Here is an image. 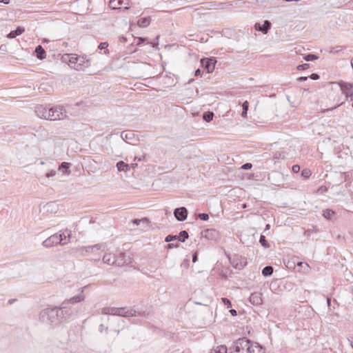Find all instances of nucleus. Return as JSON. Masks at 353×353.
<instances>
[{"instance_id":"nucleus-40","label":"nucleus","mask_w":353,"mask_h":353,"mask_svg":"<svg viewBox=\"0 0 353 353\" xmlns=\"http://www.w3.org/2000/svg\"><path fill=\"white\" fill-rule=\"evenodd\" d=\"M310 65L307 63H303L297 66L298 70H304L309 68Z\"/></svg>"},{"instance_id":"nucleus-49","label":"nucleus","mask_w":353,"mask_h":353,"mask_svg":"<svg viewBox=\"0 0 353 353\" xmlns=\"http://www.w3.org/2000/svg\"><path fill=\"white\" fill-rule=\"evenodd\" d=\"M246 265V262L243 261V263H241L239 265L236 264V265H234L235 268L241 269Z\"/></svg>"},{"instance_id":"nucleus-29","label":"nucleus","mask_w":353,"mask_h":353,"mask_svg":"<svg viewBox=\"0 0 353 353\" xmlns=\"http://www.w3.org/2000/svg\"><path fill=\"white\" fill-rule=\"evenodd\" d=\"M227 347L225 345L218 346L214 350H212L210 353H227Z\"/></svg>"},{"instance_id":"nucleus-35","label":"nucleus","mask_w":353,"mask_h":353,"mask_svg":"<svg viewBox=\"0 0 353 353\" xmlns=\"http://www.w3.org/2000/svg\"><path fill=\"white\" fill-rule=\"evenodd\" d=\"M70 166H71L70 163L62 162L59 166V169H63V170H65V171H67L70 168Z\"/></svg>"},{"instance_id":"nucleus-14","label":"nucleus","mask_w":353,"mask_h":353,"mask_svg":"<svg viewBox=\"0 0 353 353\" xmlns=\"http://www.w3.org/2000/svg\"><path fill=\"white\" fill-rule=\"evenodd\" d=\"M103 261L108 265H116V255L111 253L105 254L103 257Z\"/></svg>"},{"instance_id":"nucleus-27","label":"nucleus","mask_w":353,"mask_h":353,"mask_svg":"<svg viewBox=\"0 0 353 353\" xmlns=\"http://www.w3.org/2000/svg\"><path fill=\"white\" fill-rule=\"evenodd\" d=\"M68 56H70L69 65L72 68V65H74L77 63L78 56L74 54H70Z\"/></svg>"},{"instance_id":"nucleus-7","label":"nucleus","mask_w":353,"mask_h":353,"mask_svg":"<svg viewBox=\"0 0 353 353\" xmlns=\"http://www.w3.org/2000/svg\"><path fill=\"white\" fill-rule=\"evenodd\" d=\"M201 237L209 241H216L219 238V232L215 229H206L201 232Z\"/></svg>"},{"instance_id":"nucleus-55","label":"nucleus","mask_w":353,"mask_h":353,"mask_svg":"<svg viewBox=\"0 0 353 353\" xmlns=\"http://www.w3.org/2000/svg\"><path fill=\"white\" fill-rule=\"evenodd\" d=\"M307 77H301L298 79L299 81H305L307 79Z\"/></svg>"},{"instance_id":"nucleus-19","label":"nucleus","mask_w":353,"mask_h":353,"mask_svg":"<svg viewBox=\"0 0 353 353\" xmlns=\"http://www.w3.org/2000/svg\"><path fill=\"white\" fill-rule=\"evenodd\" d=\"M24 28L22 27H18L16 30L11 31L8 34V37L10 39H14L17 36L21 34L24 32Z\"/></svg>"},{"instance_id":"nucleus-5","label":"nucleus","mask_w":353,"mask_h":353,"mask_svg":"<svg viewBox=\"0 0 353 353\" xmlns=\"http://www.w3.org/2000/svg\"><path fill=\"white\" fill-rule=\"evenodd\" d=\"M120 312L119 316L123 317H130V316H145L144 313L141 314L140 312H137L133 308L128 309L127 307H119Z\"/></svg>"},{"instance_id":"nucleus-9","label":"nucleus","mask_w":353,"mask_h":353,"mask_svg":"<svg viewBox=\"0 0 353 353\" xmlns=\"http://www.w3.org/2000/svg\"><path fill=\"white\" fill-rule=\"evenodd\" d=\"M61 241H58V233L54 234L43 241L42 245L45 248H51L59 245Z\"/></svg>"},{"instance_id":"nucleus-58","label":"nucleus","mask_w":353,"mask_h":353,"mask_svg":"<svg viewBox=\"0 0 353 353\" xmlns=\"http://www.w3.org/2000/svg\"><path fill=\"white\" fill-rule=\"evenodd\" d=\"M281 176V174L280 173H278V172H273L272 174V176Z\"/></svg>"},{"instance_id":"nucleus-23","label":"nucleus","mask_w":353,"mask_h":353,"mask_svg":"<svg viewBox=\"0 0 353 353\" xmlns=\"http://www.w3.org/2000/svg\"><path fill=\"white\" fill-rule=\"evenodd\" d=\"M335 212L330 209H325L323 211V216L327 220H332V216H334Z\"/></svg>"},{"instance_id":"nucleus-59","label":"nucleus","mask_w":353,"mask_h":353,"mask_svg":"<svg viewBox=\"0 0 353 353\" xmlns=\"http://www.w3.org/2000/svg\"><path fill=\"white\" fill-rule=\"evenodd\" d=\"M85 250L86 252H92L94 249H88V246L85 247Z\"/></svg>"},{"instance_id":"nucleus-44","label":"nucleus","mask_w":353,"mask_h":353,"mask_svg":"<svg viewBox=\"0 0 353 353\" xmlns=\"http://www.w3.org/2000/svg\"><path fill=\"white\" fill-rule=\"evenodd\" d=\"M101 247V246L100 244H95L94 245L88 246V249H94V250H100Z\"/></svg>"},{"instance_id":"nucleus-45","label":"nucleus","mask_w":353,"mask_h":353,"mask_svg":"<svg viewBox=\"0 0 353 353\" xmlns=\"http://www.w3.org/2000/svg\"><path fill=\"white\" fill-rule=\"evenodd\" d=\"M309 77L312 80H318L320 77L316 73H312Z\"/></svg>"},{"instance_id":"nucleus-39","label":"nucleus","mask_w":353,"mask_h":353,"mask_svg":"<svg viewBox=\"0 0 353 353\" xmlns=\"http://www.w3.org/2000/svg\"><path fill=\"white\" fill-rule=\"evenodd\" d=\"M121 310H119V307H110V314L119 316V314Z\"/></svg>"},{"instance_id":"nucleus-30","label":"nucleus","mask_w":353,"mask_h":353,"mask_svg":"<svg viewBox=\"0 0 353 353\" xmlns=\"http://www.w3.org/2000/svg\"><path fill=\"white\" fill-rule=\"evenodd\" d=\"M108 42H102L98 46L99 50H104V54H109V50H108Z\"/></svg>"},{"instance_id":"nucleus-56","label":"nucleus","mask_w":353,"mask_h":353,"mask_svg":"<svg viewBox=\"0 0 353 353\" xmlns=\"http://www.w3.org/2000/svg\"><path fill=\"white\" fill-rule=\"evenodd\" d=\"M17 301L16 299H11L8 300V304L11 305Z\"/></svg>"},{"instance_id":"nucleus-64","label":"nucleus","mask_w":353,"mask_h":353,"mask_svg":"<svg viewBox=\"0 0 353 353\" xmlns=\"http://www.w3.org/2000/svg\"><path fill=\"white\" fill-rule=\"evenodd\" d=\"M303 264V262H299V263H298V265H299V266H301Z\"/></svg>"},{"instance_id":"nucleus-50","label":"nucleus","mask_w":353,"mask_h":353,"mask_svg":"<svg viewBox=\"0 0 353 353\" xmlns=\"http://www.w3.org/2000/svg\"><path fill=\"white\" fill-rule=\"evenodd\" d=\"M145 41V38L138 37L137 38V45H140Z\"/></svg>"},{"instance_id":"nucleus-16","label":"nucleus","mask_w":353,"mask_h":353,"mask_svg":"<svg viewBox=\"0 0 353 353\" xmlns=\"http://www.w3.org/2000/svg\"><path fill=\"white\" fill-rule=\"evenodd\" d=\"M35 53L37 57L39 60H43L46 58V51L41 45H39L35 48Z\"/></svg>"},{"instance_id":"nucleus-20","label":"nucleus","mask_w":353,"mask_h":353,"mask_svg":"<svg viewBox=\"0 0 353 353\" xmlns=\"http://www.w3.org/2000/svg\"><path fill=\"white\" fill-rule=\"evenodd\" d=\"M123 4H125L123 0H111L110 1V6L112 9H119Z\"/></svg>"},{"instance_id":"nucleus-43","label":"nucleus","mask_w":353,"mask_h":353,"mask_svg":"<svg viewBox=\"0 0 353 353\" xmlns=\"http://www.w3.org/2000/svg\"><path fill=\"white\" fill-rule=\"evenodd\" d=\"M293 172L297 173L300 171V166L299 165H294L292 168Z\"/></svg>"},{"instance_id":"nucleus-13","label":"nucleus","mask_w":353,"mask_h":353,"mask_svg":"<svg viewBox=\"0 0 353 353\" xmlns=\"http://www.w3.org/2000/svg\"><path fill=\"white\" fill-rule=\"evenodd\" d=\"M249 301L253 305H261L262 303L261 294L259 292H254L251 294L249 298Z\"/></svg>"},{"instance_id":"nucleus-42","label":"nucleus","mask_w":353,"mask_h":353,"mask_svg":"<svg viewBox=\"0 0 353 353\" xmlns=\"http://www.w3.org/2000/svg\"><path fill=\"white\" fill-rule=\"evenodd\" d=\"M179 246V243H169L166 245L167 249H172L174 248H178Z\"/></svg>"},{"instance_id":"nucleus-38","label":"nucleus","mask_w":353,"mask_h":353,"mask_svg":"<svg viewBox=\"0 0 353 353\" xmlns=\"http://www.w3.org/2000/svg\"><path fill=\"white\" fill-rule=\"evenodd\" d=\"M221 301L223 302V303L228 307V308H230L232 307V303L231 301L227 299V298H222L221 299Z\"/></svg>"},{"instance_id":"nucleus-2","label":"nucleus","mask_w":353,"mask_h":353,"mask_svg":"<svg viewBox=\"0 0 353 353\" xmlns=\"http://www.w3.org/2000/svg\"><path fill=\"white\" fill-rule=\"evenodd\" d=\"M50 110V121L61 120L67 117L66 111L62 106L51 107Z\"/></svg>"},{"instance_id":"nucleus-4","label":"nucleus","mask_w":353,"mask_h":353,"mask_svg":"<svg viewBox=\"0 0 353 353\" xmlns=\"http://www.w3.org/2000/svg\"><path fill=\"white\" fill-rule=\"evenodd\" d=\"M50 108L42 105H38L35 108L36 114L39 117L47 120H50Z\"/></svg>"},{"instance_id":"nucleus-28","label":"nucleus","mask_w":353,"mask_h":353,"mask_svg":"<svg viewBox=\"0 0 353 353\" xmlns=\"http://www.w3.org/2000/svg\"><path fill=\"white\" fill-rule=\"evenodd\" d=\"M121 137L122 139H132L134 137V133L132 131H124L121 132Z\"/></svg>"},{"instance_id":"nucleus-18","label":"nucleus","mask_w":353,"mask_h":353,"mask_svg":"<svg viewBox=\"0 0 353 353\" xmlns=\"http://www.w3.org/2000/svg\"><path fill=\"white\" fill-rule=\"evenodd\" d=\"M150 22H151V18L150 17H143L138 20L137 24L139 27L146 28L150 24Z\"/></svg>"},{"instance_id":"nucleus-3","label":"nucleus","mask_w":353,"mask_h":353,"mask_svg":"<svg viewBox=\"0 0 353 353\" xmlns=\"http://www.w3.org/2000/svg\"><path fill=\"white\" fill-rule=\"evenodd\" d=\"M91 65V60L88 58L87 55L78 56V61L76 65H72L74 70H84Z\"/></svg>"},{"instance_id":"nucleus-54","label":"nucleus","mask_w":353,"mask_h":353,"mask_svg":"<svg viewBox=\"0 0 353 353\" xmlns=\"http://www.w3.org/2000/svg\"><path fill=\"white\" fill-rule=\"evenodd\" d=\"M201 70L200 69H197L195 72H194V75L198 77V76H200L201 74Z\"/></svg>"},{"instance_id":"nucleus-53","label":"nucleus","mask_w":353,"mask_h":353,"mask_svg":"<svg viewBox=\"0 0 353 353\" xmlns=\"http://www.w3.org/2000/svg\"><path fill=\"white\" fill-rule=\"evenodd\" d=\"M229 312L232 316H236L237 314L236 310L234 309H231V310H230Z\"/></svg>"},{"instance_id":"nucleus-26","label":"nucleus","mask_w":353,"mask_h":353,"mask_svg":"<svg viewBox=\"0 0 353 353\" xmlns=\"http://www.w3.org/2000/svg\"><path fill=\"white\" fill-rule=\"evenodd\" d=\"M66 308H67L66 302L63 301L62 303V306L60 308H59V310L60 312L58 313V314H59L58 321H59L60 319H63L65 317L63 312Z\"/></svg>"},{"instance_id":"nucleus-11","label":"nucleus","mask_w":353,"mask_h":353,"mask_svg":"<svg viewBox=\"0 0 353 353\" xmlns=\"http://www.w3.org/2000/svg\"><path fill=\"white\" fill-rule=\"evenodd\" d=\"M116 265L118 266H123L125 263H130V256L124 252H120L118 255H116Z\"/></svg>"},{"instance_id":"nucleus-6","label":"nucleus","mask_w":353,"mask_h":353,"mask_svg":"<svg viewBox=\"0 0 353 353\" xmlns=\"http://www.w3.org/2000/svg\"><path fill=\"white\" fill-rule=\"evenodd\" d=\"M188 214V211L185 207L176 208L174 210V216L179 221H185Z\"/></svg>"},{"instance_id":"nucleus-25","label":"nucleus","mask_w":353,"mask_h":353,"mask_svg":"<svg viewBox=\"0 0 353 353\" xmlns=\"http://www.w3.org/2000/svg\"><path fill=\"white\" fill-rule=\"evenodd\" d=\"M214 113L212 112H206L203 114V119L206 122H210L213 119Z\"/></svg>"},{"instance_id":"nucleus-60","label":"nucleus","mask_w":353,"mask_h":353,"mask_svg":"<svg viewBox=\"0 0 353 353\" xmlns=\"http://www.w3.org/2000/svg\"><path fill=\"white\" fill-rule=\"evenodd\" d=\"M270 228V224H267L265 225V229L264 230V232L266 231V230H268Z\"/></svg>"},{"instance_id":"nucleus-46","label":"nucleus","mask_w":353,"mask_h":353,"mask_svg":"<svg viewBox=\"0 0 353 353\" xmlns=\"http://www.w3.org/2000/svg\"><path fill=\"white\" fill-rule=\"evenodd\" d=\"M341 46H336L335 48H333L331 50H330V52L331 53H337L339 52V51H341Z\"/></svg>"},{"instance_id":"nucleus-57","label":"nucleus","mask_w":353,"mask_h":353,"mask_svg":"<svg viewBox=\"0 0 353 353\" xmlns=\"http://www.w3.org/2000/svg\"><path fill=\"white\" fill-rule=\"evenodd\" d=\"M0 3H3L7 5L10 3V0H0Z\"/></svg>"},{"instance_id":"nucleus-24","label":"nucleus","mask_w":353,"mask_h":353,"mask_svg":"<svg viewBox=\"0 0 353 353\" xmlns=\"http://www.w3.org/2000/svg\"><path fill=\"white\" fill-rule=\"evenodd\" d=\"M273 273V268L270 265H267L262 270V274L265 276H271Z\"/></svg>"},{"instance_id":"nucleus-61","label":"nucleus","mask_w":353,"mask_h":353,"mask_svg":"<svg viewBox=\"0 0 353 353\" xmlns=\"http://www.w3.org/2000/svg\"><path fill=\"white\" fill-rule=\"evenodd\" d=\"M103 327H104V325H103V324L100 325V326H99V330L101 332V331H102V330L103 329Z\"/></svg>"},{"instance_id":"nucleus-52","label":"nucleus","mask_w":353,"mask_h":353,"mask_svg":"<svg viewBox=\"0 0 353 353\" xmlns=\"http://www.w3.org/2000/svg\"><path fill=\"white\" fill-rule=\"evenodd\" d=\"M197 257H198V256H197V254H196V252H195V253H194V254H193V255H192V261H193L194 263H195L196 261H197V260H198V258H197Z\"/></svg>"},{"instance_id":"nucleus-12","label":"nucleus","mask_w":353,"mask_h":353,"mask_svg":"<svg viewBox=\"0 0 353 353\" xmlns=\"http://www.w3.org/2000/svg\"><path fill=\"white\" fill-rule=\"evenodd\" d=\"M71 235V231L66 229L63 232H60L58 233V241H61L59 245H64L68 243V240L67 241V238L70 239Z\"/></svg>"},{"instance_id":"nucleus-32","label":"nucleus","mask_w":353,"mask_h":353,"mask_svg":"<svg viewBox=\"0 0 353 353\" xmlns=\"http://www.w3.org/2000/svg\"><path fill=\"white\" fill-rule=\"evenodd\" d=\"M318 56L314 54H306L303 59L306 61H314V60H316L318 59Z\"/></svg>"},{"instance_id":"nucleus-37","label":"nucleus","mask_w":353,"mask_h":353,"mask_svg":"<svg viewBox=\"0 0 353 353\" xmlns=\"http://www.w3.org/2000/svg\"><path fill=\"white\" fill-rule=\"evenodd\" d=\"M176 240H177L176 235H168L165 238V241L168 242V243H170L171 241H176Z\"/></svg>"},{"instance_id":"nucleus-62","label":"nucleus","mask_w":353,"mask_h":353,"mask_svg":"<svg viewBox=\"0 0 353 353\" xmlns=\"http://www.w3.org/2000/svg\"><path fill=\"white\" fill-rule=\"evenodd\" d=\"M137 166V163H133V164H132V167L133 168H136Z\"/></svg>"},{"instance_id":"nucleus-47","label":"nucleus","mask_w":353,"mask_h":353,"mask_svg":"<svg viewBox=\"0 0 353 353\" xmlns=\"http://www.w3.org/2000/svg\"><path fill=\"white\" fill-rule=\"evenodd\" d=\"M56 175V171L55 170H51L50 172L47 173L46 174V176L48 177V178H50V177H52V176H54Z\"/></svg>"},{"instance_id":"nucleus-36","label":"nucleus","mask_w":353,"mask_h":353,"mask_svg":"<svg viewBox=\"0 0 353 353\" xmlns=\"http://www.w3.org/2000/svg\"><path fill=\"white\" fill-rule=\"evenodd\" d=\"M197 217L202 221H208L209 219V215L206 213H199L197 214Z\"/></svg>"},{"instance_id":"nucleus-63","label":"nucleus","mask_w":353,"mask_h":353,"mask_svg":"<svg viewBox=\"0 0 353 353\" xmlns=\"http://www.w3.org/2000/svg\"><path fill=\"white\" fill-rule=\"evenodd\" d=\"M327 303L328 305L330 304V299L327 298Z\"/></svg>"},{"instance_id":"nucleus-17","label":"nucleus","mask_w":353,"mask_h":353,"mask_svg":"<svg viewBox=\"0 0 353 353\" xmlns=\"http://www.w3.org/2000/svg\"><path fill=\"white\" fill-rule=\"evenodd\" d=\"M116 166L119 172H128L130 170V165L123 161L117 162Z\"/></svg>"},{"instance_id":"nucleus-33","label":"nucleus","mask_w":353,"mask_h":353,"mask_svg":"<svg viewBox=\"0 0 353 353\" xmlns=\"http://www.w3.org/2000/svg\"><path fill=\"white\" fill-rule=\"evenodd\" d=\"M248 101H245L242 105L243 111L241 113V116L243 117H245L247 116V112L248 110Z\"/></svg>"},{"instance_id":"nucleus-21","label":"nucleus","mask_w":353,"mask_h":353,"mask_svg":"<svg viewBox=\"0 0 353 353\" xmlns=\"http://www.w3.org/2000/svg\"><path fill=\"white\" fill-rule=\"evenodd\" d=\"M177 240L181 242H185L188 239L189 234L187 231L182 230L179 232V235H176Z\"/></svg>"},{"instance_id":"nucleus-48","label":"nucleus","mask_w":353,"mask_h":353,"mask_svg":"<svg viewBox=\"0 0 353 353\" xmlns=\"http://www.w3.org/2000/svg\"><path fill=\"white\" fill-rule=\"evenodd\" d=\"M102 313L104 314H110V307L103 308Z\"/></svg>"},{"instance_id":"nucleus-41","label":"nucleus","mask_w":353,"mask_h":353,"mask_svg":"<svg viewBox=\"0 0 353 353\" xmlns=\"http://www.w3.org/2000/svg\"><path fill=\"white\" fill-rule=\"evenodd\" d=\"M252 167V164L250 163H244L242 166H241V168L243 170H248L250 169H251Z\"/></svg>"},{"instance_id":"nucleus-8","label":"nucleus","mask_w":353,"mask_h":353,"mask_svg":"<svg viewBox=\"0 0 353 353\" xmlns=\"http://www.w3.org/2000/svg\"><path fill=\"white\" fill-rule=\"evenodd\" d=\"M216 61L214 58L203 59L201 64L208 73L212 72L215 68Z\"/></svg>"},{"instance_id":"nucleus-51","label":"nucleus","mask_w":353,"mask_h":353,"mask_svg":"<svg viewBox=\"0 0 353 353\" xmlns=\"http://www.w3.org/2000/svg\"><path fill=\"white\" fill-rule=\"evenodd\" d=\"M343 104V102L341 103L340 104L334 106V108H327V110H325L323 112H329V111H332V110L334 109H336L337 107Z\"/></svg>"},{"instance_id":"nucleus-10","label":"nucleus","mask_w":353,"mask_h":353,"mask_svg":"<svg viewBox=\"0 0 353 353\" xmlns=\"http://www.w3.org/2000/svg\"><path fill=\"white\" fill-rule=\"evenodd\" d=\"M271 23L269 21L265 20L262 25H261L259 23H256L254 25V28L256 31L266 34L271 28Z\"/></svg>"},{"instance_id":"nucleus-22","label":"nucleus","mask_w":353,"mask_h":353,"mask_svg":"<svg viewBox=\"0 0 353 353\" xmlns=\"http://www.w3.org/2000/svg\"><path fill=\"white\" fill-rule=\"evenodd\" d=\"M132 223L134 225H140L141 223H142L143 224H145L146 227H148L149 225V220L147 218H143L141 219H134L132 220Z\"/></svg>"},{"instance_id":"nucleus-31","label":"nucleus","mask_w":353,"mask_h":353,"mask_svg":"<svg viewBox=\"0 0 353 353\" xmlns=\"http://www.w3.org/2000/svg\"><path fill=\"white\" fill-rule=\"evenodd\" d=\"M259 242L261 243V245L265 248H268L270 247V244L268 243V241L266 240L265 239V236L264 235H261L260 236V239H259Z\"/></svg>"},{"instance_id":"nucleus-15","label":"nucleus","mask_w":353,"mask_h":353,"mask_svg":"<svg viewBox=\"0 0 353 353\" xmlns=\"http://www.w3.org/2000/svg\"><path fill=\"white\" fill-rule=\"evenodd\" d=\"M83 289L81 290V293L78 295H76L70 299L65 301L66 302V305L68 303H77L81 302L85 299V296L83 295Z\"/></svg>"},{"instance_id":"nucleus-1","label":"nucleus","mask_w":353,"mask_h":353,"mask_svg":"<svg viewBox=\"0 0 353 353\" xmlns=\"http://www.w3.org/2000/svg\"><path fill=\"white\" fill-rule=\"evenodd\" d=\"M60 312L57 307H48L43 310L39 314L40 319L45 323H56L58 321L59 314Z\"/></svg>"},{"instance_id":"nucleus-34","label":"nucleus","mask_w":353,"mask_h":353,"mask_svg":"<svg viewBox=\"0 0 353 353\" xmlns=\"http://www.w3.org/2000/svg\"><path fill=\"white\" fill-rule=\"evenodd\" d=\"M311 174V171L309 169H303L301 172V176L305 179H308Z\"/></svg>"}]
</instances>
